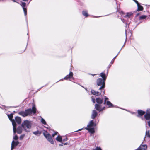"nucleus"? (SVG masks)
Wrapping results in <instances>:
<instances>
[{
	"label": "nucleus",
	"mask_w": 150,
	"mask_h": 150,
	"mask_svg": "<svg viewBox=\"0 0 150 150\" xmlns=\"http://www.w3.org/2000/svg\"><path fill=\"white\" fill-rule=\"evenodd\" d=\"M13 139L15 140H17L18 139V137L17 135H15L13 137Z\"/></svg>",
	"instance_id": "2f4dec72"
},
{
	"label": "nucleus",
	"mask_w": 150,
	"mask_h": 150,
	"mask_svg": "<svg viewBox=\"0 0 150 150\" xmlns=\"http://www.w3.org/2000/svg\"><path fill=\"white\" fill-rule=\"evenodd\" d=\"M92 100L93 103H95V100L94 98H92Z\"/></svg>",
	"instance_id": "473e14b6"
},
{
	"label": "nucleus",
	"mask_w": 150,
	"mask_h": 150,
	"mask_svg": "<svg viewBox=\"0 0 150 150\" xmlns=\"http://www.w3.org/2000/svg\"><path fill=\"white\" fill-rule=\"evenodd\" d=\"M63 144H64V145H66L67 144V143L66 142L65 143H64Z\"/></svg>",
	"instance_id": "58836bf2"
},
{
	"label": "nucleus",
	"mask_w": 150,
	"mask_h": 150,
	"mask_svg": "<svg viewBox=\"0 0 150 150\" xmlns=\"http://www.w3.org/2000/svg\"><path fill=\"white\" fill-rule=\"evenodd\" d=\"M12 0L13 2H16V1H15V0Z\"/></svg>",
	"instance_id": "c03bdc74"
},
{
	"label": "nucleus",
	"mask_w": 150,
	"mask_h": 150,
	"mask_svg": "<svg viewBox=\"0 0 150 150\" xmlns=\"http://www.w3.org/2000/svg\"><path fill=\"white\" fill-rule=\"evenodd\" d=\"M119 13H120V14H122V15L123 14V13H123V11H122L119 12Z\"/></svg>",
	"instance_id": "f704fd0d"
},
{
	"label": "nucleus",
	"mask_w": 150,
	"mask_h": 150,
	"mask_svg": "<svg viewBox=\"0 0 150 150\" xmlns=\"http://www.w3.org/2000/svg\"><path fill=\"white\" fill-rule=\"evenodd\" d=\"M43 134L47 140L52 144H54V142L53 140L51 135L46 131H44Z\"/></svg>",
	"instance_id": "423d86ee"
},
{
	"label": "nucleus",
	"mask_w": 150,
	"mask_h": 150,
	"mask_svg": "<svg viewBox=\"0 0 150 150\" xmlns=\"http://www.w3.org/2000/svg\"><path fill=\"white\" fill-rule=\"evenodd\" d=\"M148 124V125H149V127H150V120L149 121H148L147 122Z\"/></svg>",
	"instance_id": "72a5a7b5"
},
{
	"label": "nucleus",
	"mask_w": 150,
	"mask_h": 150,
	"mask_svg": "<svg viewBox=\"0 0 150 150\" xmlns=\"http://www.w3.org/2000/svg\"><path fill=\"white\" fill-rule=\"evenodd\" d=\"M23 1H28V0H22Z\"/></svg>",
	"instance_id": "a19ab883"
},
{
	"label": "nucleus",
	"mask_w": 150,
	"mask_h": 150,
	"mask_svg": "<svg viewBox=\"0 0 150 150\" xmlns=\"http://www.w3.org/2000/svg\"><path fill=\"white\" fill-rule=\"evenodd\" d=\"M108 98H105V101H104V103L103 104H105L106 103V101H107V100L108 99Z\"/></svg>",
	"instance_id": "7c9ffc66"
},
{
	"label": "nucleus",
	"mask_w": 150,
	"mask_h": 150,
	"mask_svg": "<svg viewBox=\"0 0 150 150\" xmlns=\"http://www.w3.org/2000/svg\"><path fill=\"white\" fill-rule=\"evenodd\" d=\"M22 129L21 127H18L17 128V132L18 133L20 134L22 132Z\"/></svg>",
	"instance_id": "aec40b11"
},
{
	"label": "nucleus",
	"mask_w": 150,
	"mask_h": 150,
	"mask_svg": "<svg viewBox=\"0 0 150 150\" xmlns=\"http://www.w3.org/2000/svg\"><path fill=\"white\" fill-rule=\"evenodd\" d=\"M145 137L144 138H145ZM144 140H145V138H144Z\"/></svg>",
	"instance_id": "de8ad7c7"
},
{
	"label": "nucleus",
	"mask_w": 150,
	"mask_h": 150,
	"mask_svg": "<svg viewBox=\"0 0 150 150\" xmlns=\"http://www.w3.org/2000/svg\"><path fill=\"white\" fill-rule=\"evenodd\" d=\"M138 115H137V116L139 117V115H143L145 113V112L141 110H138Z\"/></svg>",
	"instance_id": "f3484780"
},
{
	"label": "nucleus",
	"mask_w": 150,
	"mask_h": 150,
	"mask_svg": "<svg viewBox=\"0 0 150 150\" xmlns=\"http://www.w3.org/2000/svg\"><path fill=\"white\" fill-rule=\"evenodd\" d=\"M33 133L35 135L40 136L41 134V132L38 131H37L33 132Z\"/></svg>",
	"instance_id": "4be33fe9"
},
{
	"label": "nucleus",
	"mask_w": 150,
	"mask_h": 150,
	"mask_svg": "<svg viewBox=\"0 0 150 150\" xmlns=\"http://www.w3.org/2000/svg\"><path fill=\"white\" fill-rule=\"evenodd\" d=\"M57 133H58V132H55L54 133V134L56 135L57 134Z\"/></svg>",
	"instance_id": "ea45409f"
},
{
	"label": "nucleus",
	"mask_w": 150,
	"mask_h": 150,
	"mask_svg": "<svg viewBox=\"0 0 150 150\" xmlns=\"http://www.w3.org/2000/svg\"><path fill=\"white\" fill-rule=\"evenodd\" d=\"M21 6L23 7V10L25 16L27 15V10L25 7V6L26 4L25 2H22L21 4Z\"/></svg>",
	"instance_id": "9b49d317"
},
{
	"label": "nucleus",
	"mask_w": 150,
	"mask_h": 150,
	"mask_svg": "<svg viewBox=\"0 0 150 150\" xmlns=\"http://www.w3.org/2000/svg\"><path fill=\"white\" fill-rule=\"evenodd\" d=\"M100 76L102 78L98 79L97 81V83L98 86H101L99 88V90H100L103 89L105 87V81L106 79V76L104 72L101 73Z\"/></svg>",
	"instance_id": "f257e3e1"
},
{
	"label": "nucleus",
	"mask_w": 150,
	"mask_h": 150,
	"mask_svg": "<svg viewBox=\"0 0 150 150\" xmlns=\"http://www.w3.org/2000/svg\"><path fill=\"white\" fill-rule=\"evenodd\" d=\"M35 114L36 112V109L34 106H33L32 109H29L25 110V111H21L19 112L18 114L23 116L25 117L31 115L32 113Z\"/></svg>",
	"instance_id": "f03ea898"
},
{
	"label": "nucleus",
	"mask_w": 150,
	"mask_h": 150,
	"mask_svg": "<svg viewBox=\"0 0 150 150\" xmlns=\"http://www.w3.org/2000/svg\"><path fill=\"white\" fill-rule=\"evenodd\" d=\"M147 148L146 145H141L136 150H146Z\"/></svg>",
	"instance_id": "9d476101"
},
{
	"label": "nucleus",
	"mask_w": 150,
	"mask_h": 150,
	"mask_svg": "<svg viewBox=\"0 0 150 150\" xmlns=\"http://www.w3.org/2000/svg\"><path fill=\"white\" fill-rule=\"evenodd\" d=\"M146 17H147L146 16L144 15H142L140 16L139 19L140 20L144 19L146 18Z\"/></svg>",
	"instance_id": "393cba45"
},
{
	"label": "nucleus",
	"mask_w": 150,
	"mask_h": 150,
	"mask_svg": "<svg viewBox=\"0 0 150 150\" xmlns=\"http://www.w3.org/2000/svg\"><path fill=\"white\" fill-rule=\"evenodd\" d=\"M145 136L148 137L149 138H150V135L149 131H146Z\"/></svg>",
	"instance_id": "b1692460"
},
{
	"label": "nucleus",
	"mask_w": 150,
	"mask_h": 150,
	"mask_svg": "<svg viewBox=\"0 0 150 150\" xmlns=\"http://www.w3.org/2000/svg\"><path fill=\"white\" fill-rule=\"evenodd\" d=\"M83 129V128H82L81 129H79V130H78V131H76V132L77 131H81V130H82Z\"/></svg>",
	"instance_id": "e433bc0d"
},
{
	"label": "nucleus",
	"mask_w": 150,
	"mask_h": 150,
	"mask_svg": "<svg viewBox=\"0 0 150 150\" xmlns=\"http://www.w3.org/2000/svg\"><path fill=\"white\" fill-rule=\"evenodd\" d=\"M8 117L9 118L10 120L12 122V125L13 127V131L14 133L15 134L16 132V124L15 120L14 119H12L13 117V114H11L8 115Z\"/></svg>",
	"instance_id": "0eeeda50"
},
{
	"label": "nucleus",
	"mask_w": 150,
	"mask_h": 150,
	"mask_svg": "<svg viewBox=\"0 0 150 150\" xmlns=\"http://www.w3.org/2000/svg\"><path fill=\"white\" fill-rule=\"evenodd\" d=\"M145 119L147 120H149L150 119V115L146 114L144 116Z\"/></svg>",
	"instance_id": "5701e85b"
},
{
	"label": "nucleus",
	"mask_w": 150,
	"mask_h": 150,
	"mask_svg": "<svg viewBox=\"0 0 150 150\" xmlns=\"http://www.w3.org/2000/svg\"><path fill=\"white\" fill-rule=\"evenodd\" d=\"M56 140L60 142L62 141V138L61 136L58 135L57 137L56 138Z\"/></svg>",
	"instance_id": "6ab92c4d"
},
{
	"label": "nucleus",
	"mask_w": 150,
	"mask_h": 150,
	"mask_svg": "<svg viewBox=\"0 0 150 150\" xmlns=\"http://www.w3.org/2000/svg\"><path fill=\"white\" fill-rule=\"evenodd\" d=\"M97 115V113L95 110H93L92 111V115L91 116V118L92 119L95 118Z\"/></svg>",
	"instance_id": "4468645a"
},
{
	"label": "nucleus",
	"mask_w": 150,
	"mask_h": 150,
	"mask_svg": "<svg viewBox=\"0 0 150 150\" xmlns=\"http://www.w3.org/2000/svg\"><path fill=\"white\" fill-rule=\"evenodd\" d=\"M19 142L18 141H13L11 143V150L13 149L14 147L17 146Z\"/></svg>",
	"instance_id": "1a4fd4ad"
},
{
	"label": "nucleus",
	"mask_w": 150,
	"mask_h": 150,
	"mask_svg": "<svg viewBox=\"0 0 150 150\" xmlns=\"http://www.w3.org/2000/svg\"><path fill=\"white\" fill-rule=\"evenodd\" d=\"M55 135L54 134H52V137H54V136H55Z\"/></svg>",
	"instance_id": "4c0bfd02"
},
{
	"label": "nucleus",
	"mask_w": 150,
	"mask_h": 150,
	"mask_svg": "<svg viewBox=\"0 0 150 150\" xmlns=\"http://www.w3.org/2000/svg\"><path fill=\"white\" fill-rule=\"evenodd\" d=\"M32 123L30 121L28 120L24 121L22 124V126L25 131L28 132L29 129L31 128Z\"/></svg>",
	"instance_id": "20e7f679"
},
{
	"label": "nucleus",
	"mask_w": 150,
	"mask_h": 150,
	"mask_svg": "<svg viewBox=\"0 0 150 150\" xmlns=\"http://www.w3.org/2000/svg\"><path fill=\"white\" fill-rule=\"evenodd\" d=\"M137 4L138 8L137 10L138 11H142L143 10V7L140 5L139 3H138V1H136V0H133Z\"/></svg>",
	"instance_id": "f8f14e48"
},
{
	"label": "nucleus",
	"mask_w": 150,
	"mask_h": 150,
	"mask_svg": "<svg viewBox=\"0 0 150 150\" xmlns=\"http://www.w3.org/2000/svg\"><path fill=\"white\" fill-rule=\"evenodd\" d=\"M41 122L44 125H46V123L45 120L43 118H42L41 120Z\"/></svg>",
	"instance_id": "a878e982"
},
{
	"label": "nucleus",
	"mask_w": 150,
	"mask_h": 150,
	"mask_svg": "<svg viewBox=\"0 0 150 150\" xmlns=\"http://www.w3.org/2000/svg\"><path fill=\"white\" fill-rule=\"evenodd\" d=\"M96 124L94 123L93 120H91L90 121L89 124L87 125V127L85 128V129L88 130L91 134H93L95 132V131L94 128L92 127L96 126Z\"/></svg>",
	"instance_id": "39448f33"
},
{
	"label": "nucleus",
	"mask_w": 150,
	"mask_h": 150,
	"mask_svg": "<svg viewBox=\"0 0 150 150\" xmlns=\"http://www.w3.org/2000/svg\"><path fill=\"white\" fill-rule=\"evenodd\" d=\"M118 55V54L115 57L113 58V59L111 61V62H110V64H113V63L114 62V60H115V59L116 58V57H117V56Z\"/></svg>",
	"instance_id": "cd10ccee"
},
{
	"label": "nucleus",
	"mask_w": 150,
	"mask_h": 150,
	"mask_svg": "<svg viewBox=\"0 0 150 150\" xmlns=\"http://www.w3.org/2000/svg\"><path fill=\"white\" fill-rule=\"evenodd\" d=\"M15 119L16 122L18 124H20L21 123V120L20 117L17 116L15 117Z\"/></svg>",
	"instance_id": "dca6fc26"
},
{
	"label": "nucleus",
	"mask_w": 150,
	"mask_h": 150,
	"mask_svg": "<svg viewBox=\"0 0 150 150\" xmlns=\"http://www.w3.org/2000/svg\"><path fill=\"white\" fill-rule=\"evenodd\" d=\"M106 103L107 105L108 106V107L109 108L113 107H114L113 104L109 101H107Z\"/></svg>",
	"instance_id": "a211bd4d"
},
{
	"label": "nucleus",
	"mask_w": 150,
	"mask_h": 150,
	"mask_svg": "<svg viewBox=\"0 0 150 150\" xmlns=\"http://www.w3.org/2000/svg\"><path fill=\"white\" fill-rule=\"evenodd\" d=\"M91 93L93 95L97 96H98L102 93V92L99 93L98 92L96 91L93 90H91Z\"/></svg>",
	"instance_id": "2eb2a0df"
},
{
	"label": "nucleus",
	"mask_w": 150,
	"mask_h": 150,
	"mask_svg": "<svg viewBox=\"0 0 150 150\" xmlns=\"http://www.w3.org/2000/svg\"><path fill=\"white\" fill-rule=\"evenodd\" d=\"M146 114L150 115V109H148L147 110Z\"/></svg>",
	"instance_id": "c756f323"
},
{
	"label": "nucleus",
	"mask_w": 150,
	"mask_h": 150,
	"mask_svg": "<svg viewBox=\"0 0 150 150\" xmlns=\"http://www.w3.org/2000/svg\"><path fill=\"white\" fill-rule=\"evenodd\" d=\"M132 13H127L126 14L124 17L125 18V19H122V21L123 23H126L127 24H128V22L125 21H126V19H127L128 18H130L131 16L132 15Z\"/></svg>",
	"instance_id": "6e6552de"
},
{
	"label": "nucleus",
	"mask_w": 150,
	"mask_h": 150,
	"mask_svg": "<svg viewBox=\"0 0 150 150\" xmlns=\"http://www.w3.org/2000/svg\"><path fill=\"white\" fill-rule=\"evenodd\" d=\"M82 14L86 17H87L88 16L87 11H83L82 12Z\"/></svg>",
	"instance_id": "412c9836"
},
{
	"label": "nucleus",
	"mask_w": 150,
	"mask_h": 150,
	"mask_svg": "<svg viewBox=\"0 0 150 150\" xmlns=\"http://www.w3.org/2000/svg\"><path fill=\"white\" fill-rule=\"evenodd\" d=\"M104 94V91H103V95Z\"/></svg>",
	"instance_id": "49530a36"
},
{
	"label": "nucleus",
	"mask_w": 150,
	"mask_h": 150,
	"mask_svg": "<svg viewBox=\"0 0 150 150\" xmlns=\"http://www.w3.org/2000/svg\"><path fill=\"white\" fill-rule=\"evenodd\" d=\"M63 79H61L60 80H59V81H63Z\"/></svg>",
	"instance_id": "79ce46f5"
},
{
	"label": "nucleus",
	"mask_w": 150,
	"mask_h": 150,
	"mask_svg": "<svg viewBox=\"0 0 150 150\" xmlns=\"http://www.w3.org/2000/svg\"><path fill=\"white\" fill-rule=\"evenodd\" d=\"M93 150H102L100 147H96L95 149H93Z\"/></svg>",
	"instance_id": "bb28decb"
},
{
	"label": "nucleus",
	"mask_w": 150,
	"mask_h": 150,
	"mask_svg": "<svg viewBox=\"0 0 150 150\" xmlns=\"http://www.w3.org/2000/svg\"><path fill=\"white\" fill-rule=\"evenodd\" d=\"M73 73L71 72H70L69 74L67 75L64 77V79L65 80H67L68 79L71 78L73 77Z\"/></svg>",
	"instance_id": "ddd939ff"
},
{
	"label": "nucleus",
	"mask_w": 150,
	"mask_h": 150,
	"mask_svg": "<svg viewBox=\"0 0 150 150\" xmlns=\"http://www.w3.org/2000/svg\"><path fill=\"white\" fill-rule=\"evenodd\" d=\"M68 139L67 137H65L63 139H62V141L65 142Z\"/></svg>",
	"instance_id": "c85d7f7f"
},
{
	"label": "nucleus",
	"mask_w": 150,
	"mask_h": 150,
	"mask_svg": "<svg viewBox=\"0 0 150 150\" xmlns=\"http://www.w3.org/2000/svg\"><path fill=\"white\" fill-rule=\"evenodd\" d=\"M91 75H92L93 76H94V75H95V74H91Z\"/></svg>",
	"instance_id": "37998d69"
},
{
	"label": "nucleus",
	"mask_w": 150,
	"mask_h": 150,
	"mask_svg": "<svg viewBox=\"0 0 150 150\" xmlns=\"http://www.w3.org/2000/svg\"><path fill=\"white\" fill-rule=\"evenodd\" d=\"M64 145V144L63 143L61 144H59V145L60 146H62Z\"/></svg>",
	"instance_id": "c9c22d12"
},
{
	"label": "nucleus",
	"mask_w": 150,
	"mask_h": 150,
	"mask_svg": "<svg viewBox=\"0 0 150 150\" xmlns=\"http://www.w3.org/2000/svg\"><path fill=\"white\" fill-rule=\"evenodd\" d=\"M96 100L97 103L95 105V109L99 112L102 111L105 108V107L102 106V105L103 101V98H98L96 99Z\"/></svg>",
	"instance_id": "7ed1b4c3"
},
{
	"label": "nucleus",
	"mask_w": 150,
	"mask_h": 150,
	"mask_svg": "<svg viewBox=\"0 0 150 150\" xmlns=\"http://www.w3.org/2000/svg\"><path fill=\"white\" fill-rule=\"evenodd\" d=\"M131 113H132V114H134V112H131Z\"/></svg>",
	"instance_id": "a18cd8bd"
}]
</instances>
